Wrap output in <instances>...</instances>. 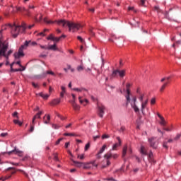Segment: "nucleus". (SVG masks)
<instances>
[{"label": "nucleus", "mask_w": 181, "mask_h": 181, "mask_svg": "<svg viewBox=\"0 0 181 181\" xmlns=\"http://www.w3.org/2000/svg\"><path fill=\"white\" fill-rule=\"evenodd\" d=\"M10 28L11 29V33L12 35V37L14 39H16L18 36H19L20 33H23L25 30H26V25H12L11 23H8L4 26L2 27V30L6 29V27Z\"/></svg>", "instance_id": "obj_1"}, {"label": "nucleus", "mask_w": 181, "mask_h": 181, "mask_svg": "<svg viewBox=\"0 0 181 181\" xmlns=\"http://www.w3.org/2000/svg\"><path fill=\"white\" fill-rule=\"evenodd\" d=\"M55 22H57V25H59V26H63V28H66V26H67L69 29V32H76V30H78L80 28H81V25L78 23H71L66 20H59Z\"/></svg>", "instance_id": "obj_2"}, {"label": "nucleus", "mask_w": 181, "mask_h": 181, "mask_svg": "<svg viewBox=\"0 0 181 181\" xmlns=\"http://www.w3.org/2000/svg\"><path fill=\"white\" fill-rule=\"evenodd\" d=\"M118 156H119L118 153H112L110 150L109 152L104 155V158L106 159V163L104 164V161H103V163L100 165V169H105L106 168H108V166L111 165V161H110V159H111V158H112V159H118Z\"/></svg>", "instance_id": "obj_3"}, {"label": "nucleus", "mask_w": 181, "mask_h": 181, "mask_svg": "<svg viewBox=\"0 0 181 181\" xmlns=\"http://www.w3.org/2000/svg\"><path fill=\"white\" fill-rule=\"evenodd\" d=\"M125 74H127V70L125 69H116L113 70L111 76L115 78V77H120V78H124L125 77Z\"/></svg>", "instance_id": "obj_4"}, {"label": "nucleus", "mask_w": 181, "mask_h": 181, "mask_svg": "<svg viewBox=\"0 0 181 181\" xmlns=\"http://www.w3.org/2000/svg\"><path fill=\"white\" fill-rule=\"evenodd\" d=\"M64 37H66V35H64L60 37H54L53 34H51L47 37V40H51L52 42H54L52 46H56V43H59V42H60L62 39H64Z\"/></svg>", "instance_id": "obj_5"}, {"label": "nucleus", "mask_w": 181, "mask_h": 181, "mask_svg": "<svg viewBox=\"0 0 181 181\" xmlns=\"http://www.w3.org/2000/svg\"><path fill=\"white\" fill-rule=\"evenodd\" d=\"M94 168H98V163L95 160L85 163L83 165V169H94Z\"/></svg>", "instance_id": "obj_6"}, {"label": "nucleus", "mask_w": 181, "mask_h": 181, "mask_svg": "<svg viewBox=\"0 0 181 181\" xmlns=\"http://www.w3.org/2000/svg\"><path fill=\"white\" fill-rule=\"evenodd\" d=\"M131 86H132L131 83H127L126 84V92H127V95H125V98L127 100V105H128V104H129V103H131V98H130V95H131V90L129 89Z\"/></svg>", "instance_id": "obj_7"}, {"label": "nucleus", "mask_w": 181, "mask_h": 181, "mask_svg": "<svg viewBox=\"0 0 181 181\" xmlns=\"http://www.w3.org/2000/svg\"><path fill=\"white\" fill-rule=\"evenodd\" d=\"M25 49H26V47L21 46L19 48L18 51L13 54L14 58L15 59H21V57H23V56H25V53H23V50H25Z\"/></svg>", "instance_id": "obj_8"}, {"label": "nucleus", "mask_w": 181, "mask_h": 181, "mask_svg": "<svg viewBox=\"0 0 181 181\" xmlns=\"http://www.w3.org/2000/svg\"><path fill=\"white\" fill-rule=\"evenodd\" d=\"M105 106L104 105H98V115L100 118H103L104 117V114L105 113Z\"/></svg>", "instance_id": "obj_9"}, {"label": "nucleus", "mask_w": 181, "mask_h": 181, "mask_svg": "<svg viewBox=\"0 0 181 181\" xmlns=\"http://www.w3.org/2000/svg\"><path fill=\"white\" fill-rule=\"evenodd\" d=\"M148 142L150 144V146L153 148V149H156L158 148V139L155 137H151L148 139Z\"/></svg>", "instance_id": "obj_10"}, {"label": "nucleus", "mask_w": 181, "mask_h": 181, "mask_svg": "<svg viewBox=\"0 0 181 181\" xmlns=\"http://www.w3.org/2000/svg\"><path fill=\"white\" fill-rule=\"evenodd\" d=\"M12 153H14V155H18V156L20 157L23 156V152L16 148V147H15L13 150L8 152V155H12Z\"/></svg>", "instance_id": "obj_11"}, {"label": "nucleus", "mask_w": 181, "mask_h": 181, "mask_svg": "<svg viewBox=\"0 0 181 181\" xmlns=\"http://www.w3.org/2000/svg\"><path fill=\"white\" fill-rule=\"evenodd\" d=\"M127 151H128V153L131 155L132 153V148L131 147L128 148V146L125 145L124 146L123 150H122V158H125Z\"/></svg>", "instance_id": "obj_12"}, {"label": "nucleus", "mask_w": 181, "mask_h": 181, "mask_svg": "<svg viewBox=\"0 0 181 181\" xmlns=\"http://www.w3.org/2000/svg\"><path fill=\"white\" fill-rule=\"evenodd\" d=\"M141 111L143 115H145V108H146V105H148V99L146 100L141 102Z\"/></svg>", "instance_id": "obj_13"}, {"label": "nucleus", "mask_w": 181, "mask_h": 181, "mask_svg": "<svg viewBox=\"0 0 181 181\" xmlns=\"http://www.w3.org/2000/svg\"><path fill=\"white\" fill-rule=\"evenodd\" d=\"M16 11H18V12H25L28 16H30V11L25 7H16Z\"/></svg>", "instance_id": "obj_14"}, {"label": "nucleus", "mask_w": 181, "mask_h": 181, "mask_svg": "<svg viewBox=\"0 0 181 181\" xmlns=\"http://www.w3.org/2000/svg\"><path fill=\"white\" fill-rule=\"evenodd\" d=\"M117 139L118 141V143H115L112 148V151H117V148H118V146H121V139L117 136Z\"/></svg>", "instance_id": "obj_15"}, {"label": "nucleus", "mask_w": 181, "mask_h": 181, "mask_svg": "<svg viewBox=\"0 0 181 181\" xmlns=\"http://www.w3.org/2000/svg\"><path fill=\"white\" fill-rule=\"evenodd\" d=\"M71 160L73 163H74L75 166H76V168H83V169H84L85 163L76 161L73 159H71Z\"/></svg>", "instance_id": "obj_16"}, {"label": "nucleus", "mask_w": 181, "mask_h": 181, "mask_svg": "<svg viewBox=\"0 0 181 181\" xmlns=\"http://www.w3.org/2000/svg\"><path fill=\"white\" fill-rule=\"evenodd\" d=\"M7 50L8 46H4L1 48H0V57L1 56H4V57H5V53H6Z\"/></svg>", "instance_id": "obj_17"}, {"label": "nucleus", "mask_w": 181, "mask_h": 181, "mask_svg": "<svg viewBox=\"0 0 181 181\" xmlns=\"http://www.w3.org/2000/svg\"><path fill=\"white\" fill-rule=\"evenodd\" d=\"M139 152L141 155H144L145 156L148 155V151L144 146H141Z\"/></svg>", "instance_id": "obj_18"}, {"label": "nucleus", "mask_w": 181, "mask_h": 181, "mask_svg": "<svg viewBox=\"0 0 181 181\" xmlns=\"http://www.w3.org/2000/svg\"><path fill=\"white\" fill-rule=\"evenodd\" d=\"M41 47L42 49H47V50H52L53 52H56V50H57V46H42Z\"/></svg>", "instance_id": "obj_19"}, {"label": "nucleus", "mask_w": 181, "mask_h": 181, "mask_svg": "<svg viewBox=\"0 0 181 181\" xmlns=\"http://www.w3.org/2000/svg\"><path fill=\"white\" fill-rule=\"evenodd\" d=\"M42 114H43V111H40L33 117V120H32L33 124H35V119H37V118L40 119Z\"/></svg>", "instance_id": "obj_20"}, {"label": "nucleus", "mask_w": 181, "mask_h": 181, "mask_svg": "<svg viewBox=\"0 0 181 181\" xmlns=\"http://www.w3.org/2000/svg\"><path fill=\"white\" fill-rule=\"evenodd\" d=\"M35 45H37V43H36V42L35 41H25V43L23 45V46H35Z\"/></svg>", "instance_id": "obj_21"}, {"label": "nucleus", "mask_w": 181, "mask_h": 181, "mask_svg": "<svg viewBox=\"0 0 181 181\" xmlns=\"http://www.w3.org/2000/svg\"><path fill=\"white\" fill-rule=\"evenodd\" d=\"M81 98H82L81 96L78 97L79 103H80V104H82L86 107V105H87V104H88V100H87V99H83V100Z\"/></svg>", "instance_id": "obj_22"}, {"label": "nucleus", "mask_w": 181, "mask_h": 181, "mask_svg": "<svg viewBox=\"0 0 181 181\" xmlns=\"http://www.w3.org/2000/svg\"><path fill=\"white\" fill-rule=\"evenodd\" d=\"M9 43L8 40H4V37H0V46H8Z\"/></svg>", "instance_id": "obj_23"}, {"label": "nucleus", "mask_w": 181, "mask_h": 181, "mask_svg": "<svg viewBox=\"0 0 181 181\" xmlns=\"http://www.w3.org/2000/svg\"><path fill=\"white\" fill-rule=\"evenodd\" d=\"M148 159L149 160V162H151V163H155V160L153 159V153H152V151H151L148 154Z\"/></svg>", "instance_id": "obj_24"}, {"label": "nucleus", "mask_w": 181, "mask_h": 181, "mask_svg": "<svg viewBox=\"0 0 181 181\" xmlns=\"http://www.w3.org/2000/svg\"><path fill=\"white\" fill-rule=\"evenodd\" d=\"M47 74H51V76H56V74L53 72V71H47L46 72H43L42 74V77H46Z\"/></svg>", "instance_id": "obj_25"}, {"label": "nucleus", "mask_w": 181, "mask_h": 181, "mask_svg": "<svg viewBox=\"0 0 181 181\" xmlns=\"http://www.w3.org/2000/svg\"><path fill=\"white\" fill-rule=\"evenodd\" d=\"M170 81H165L160 87V93H163V91L165 90V88H166V87L168 86V84H169Z\"/></svg>", "instance_id": "obj_26"}, {"label": "nucleus", "mask_w": 181, "mask_h": 181, "mask_svg": "<svg viewBox=\"0 0 181 181\" xmlns=\"http://www.w3.org/2000/svg\"><path fill=\"white\" fill-rule=\"evenodd\" d=\"M62 92L60 93V97L61 98H63L64 97V94H66V87L61 86Z\"/></svg>", "instance_id": "obj_27"}, {"label": "nucleus", "mask_w": 181, "mask_h": 181, "mask_svg": "<svg viewBox=\"0 0 181 181\" xmlns=\"http://www.w3.org/2000/svg\"><path fill=\"white\" fill-rule=\"evenodd\" d=\"M60 101H61L60 98L54 99L52 101L51 104L52 105H57V104H60Z\"/></svg>", "instance_id": "obj_28"}, {"label": "nucleus", "mask_w": 181, "mask_h": 181, "mask_svg": "<svg viewBox=\"0 0 181 181\" xmlns=\"http://www.w3.org/2000/svg\"><path fill=\"white\" fill-rule=\"evenodd\" d=\"M74 91H77L78 93H81V91H87V90L84 88H74Z\"/></svg>", "instance_id": "obj_29"}, {"label": "nucleus", "mask_w": 181, "mask_h": 181, "mask_svg": "<svg viewBox=\"0 0 181 181\" xmlns=\"http://www.w3.org/2000/svg\"><path fill=\"white\" fill-rule=\"evenodd\" d=\"M37 95H40V97H42V98H44V100H47V98H49V95L47 94H44L43 93H40L37 94Z\"/></svg>", "instance_id": "obj_30"}, {"label": "nucleus", "mask_w": 181, "mask_h": 181, "mask_svg": "<svg viewBox=\"0 0 181 181\" xmlns=\"http://www.w3.org/2000/svg\"><path fill=\"white\" fill-rule=\"evenodd\" d=\"M13 52V51L12 49H10L8 51L7 54L5 52L4 57H6V59H9V56H11V54H12Z\"/></svg>", "instance_id": "obj_31"}, {"label": "nucleus", "mask_w": 181, "mask_h": 181, "mask_svg": "<svg viewBox=\"0 0 181 181\" xmlns=\"http://www.w3.org/2000/svg\"><path fill=\"white\" fill-rule=\"evenodd\" d=\"M64 136H78V135L74 133H64Z\"/></svg>", "instance_id": "obj_32"}, {"label": "nucleus", "mask_w": 181, "mask_h": 181, "mask_svg": "<svg viewBox=\"0 0 181 181\" xmlns=\"http://www.w3.org/2000/svg\"><path fill=\"white\" fill-rule=\"evenodd\" d=\"M131 105H132V108H133L134 112H139V108L138 107V106H136V105H132V104Z\"/></svg>", "instance_id": "obj_33"}, {"label": "nucleus", "mask_w": 181, "mask_h": 181, "mask_svg": "<svg viewBox=\"0 0 181 181\" xmlns=\"http://www.w3.org/2000/svg\"><path fill=\"white\" fill-rule=\"evenodd\" d=\"M72 107L75 111H78V110H80V105H77V103L72 105Z\"/></svg>", "instance_id": "obj_34"}, {"label": "nucleus", "mask_w": 181, "mask_h": 181, "mask_svg": "<svg viewBox=\"0 0 181 181\" xmlns=\"http://www.w3.org/2000/svg\"><path fill=\"white\" fill-rule=\"evenodd\" d=\"M13 122L16 125H19V127H22V124H23L22 122H21L18 119H14Z\"/></svg>", "instance_id": "obj_35"}, {"label": "nucleus", "mask_w": 181, "mask_h": 181, "mask_svg": "<svg viewBox=\"0 0 181 181\" xmlns=\"http://www.w3.org/2000/svg\"><path fill=\"white\" fill-rule=\"evenodd\" d=\"M11 175H7V176H4V177H0V181H5V180H8V179H10Z\"/></svg>", "instance_id": "obj_36"}, {"label": "nucleus", "mask_w": 181, "mask_h": 181, "mask_svg": "<svg viewBox=\"0 0 181 181\" xmlns=\"http://www.w3.org/2000/svg\"><path fill=\"white\" fill-rule=\"evenodd\" d=\"M106 148H107V145L104 144L98 152L100 153H103L104 151H105Z\"/></svg>", "instance_id": "obj_37"}, {"label": "nucleus", "mask_w": 181, "mask_h": 181, "mask_svg": "<svg viewBox=\"0 0 181 181\" xmlns=\"http://www.w3.org/2000/svg\"><path fill=\"white\" fill-rule=\"evenodd\" d=\"M45 32H49V30L45 29L43 32L38 33L37 36H46V34H45Z\"/></svg>", "instance_id": "obj_38"}, {"label": "nucleus", "mask_w": 181, "mask_h": 181, "mask_svg": "<svg viewBox=\"0 0 181 181\" xmlns=\"http://www.w3.org/2000/svg\"><path fill=\"white\" fill-rule=\"evenodd\" d=\"M160 124L163 125V127H165V125H166V121H165L164 117L160 119Z\"/></svg>", "instance_id": "obj_39"}, {"label": "nucleus", "mask_w": 181, "mask_h": 181, "mask_svg": "<svg viewBox=\"0 0 181 181\" xmlns=\"http://www.w3.org/2000/svg\"><path fill=\"white\" fill-rule=\"evenodd\" d=\"M170 78H171V77L170 76H168V77H165V78H161V80H160V82L161 83H163V81H169V79Z\"/></svg>", "instance_id": "obj_40"}, {"label": "nucleus", "mask_w": 181, "mask_h": 181, "mask_svg": "<svg viewBox=\"0 0 181 181\" xmlns=\"http://www.w3.org/2000/svg\"><path fill=\"white\" fill-rule=\"evenodd\" d=\"M144 97H145L144 93L139 95V100L141 103L144 102Z\"/></svg>", "instance_id": "obj_41"}, {"label": "nucleus", "mask_w": 181, "mask_h": 181, "mask_svg": "<svg viewBox=\"0 0 181 181\" xmlns=\"http://www.w3.org/2000/svg\"><path fill=\"white\" fill-rule=\"evenodd\" d=\"M90 142H88V144H86L85 148H84V151L85 152H87V151H88V149H90Z\"/></svg>", "instance_id": "obj_42"}, {"label": "nucleus", "mask_w": 181, "mask_h": 181, "mask_svg": "<svg viewBox=\"0 0 181 181\" xmlns=\"http://www.w3.org/2000/svg\"><path fill=\"white\" fill-rule=\"evenodd\" d=\"M33 87H34V88H40V86H39V83H36L35 82H32L31 83Z\"/></svg>", "instance_id": "obj_43"}, {"label": "nucleus", "mask_w": 181, "mask_h": 181, "mask_svg": "<svg viewBox=\"0 0 181 181\" xmlns=\"http://www.w3.org/2000/svg\"><path fill=\"white\" fill-rule=\"evenodd\" d=\"M77 158L78 159H80L81 160H83V159H84V153L83 154H78L77 155Z\"/></svg>", "instance_id": "obj_44"}, {"label": "nucleus", "mask_w": 181, "mask_h": 181, "mask_svg": "<svg viewBox=\"0 0 181 181\" xmlns=\"http://www.w3.org/2000/svg\"><path fill=\"white\" fill-rule=\"evenodd\" d=\"M54 160L59 162V157L57 153H54Z\"/></svg>", "instance_id": "obj_45"}, {"label": "nucleus", "mask_w": 181, "mask_h": 181, "mask_svg": "<svg viewBox=\"0 0 181 181\" xmlns=\"http://www.w3.org/2000/svg\"><path fill=\"white\" fill-rule=\"evenodd\" d=\"M33 131H35V124L32 123L29 132H33Z\"/></svg>", "instance_id": "obj_46"}, {"label": "nucleus", "mask_w": 181, "mask_h": 181, "mask_svg": "<svg viewBox=\"0 0 181 181\" xmlns=\"http://www.w3.org/2000/svg\"><path fill=\"white\" fill-rule=\"evenodd\" d=\"M42 15H40L39 19L37 18V16H35V22H42Z\"/></svg>", "instance_id": "obj_47"}, {"label": "nucleus", "mask_w": 181, "mask_h": 181, "mask_svg": "<svg viewBox=\"0 0 181 181\" xmlns=\"http://www.w3.org/2000/svg\"><path fill=\"white\" fill-rule=\"evenodd\" d=\"M52 127L54 129H59V128H60V126H59L58 124H52Z\"/></svg>", "instance_id": "obj_48"}, {"label": "nucleus", "mask_w": 181, "mask_h": 181, "mask_svg": "<svg viewBox=\"0 0 181 181\" xmlns=\"http://www.w3.org/2000/svg\"><path fill=\"white\" fill-rule=\"evenodd\" d=\"M77 70L78 71H81L84 70V66H83V65L78 66H77Z\"/></svg>", "instance_id": "obj_49"}, {"label": "nucleus", "mask_w": 181, "mask_h": 181, "mask_svg": "<svg viewBox=\"0 0 181 181\" xmlns=\"http://www.w3.org/2000/svg\"><path fill=\"white\" fill-rule=\"evenodd\" d=\"M156 103V99L155 98H151V105H154V104Z\"/></svg>", "instance_id": "obj_50"}, {"label": "nucleus", "mask_w": 181, "mask_h": 181, "mask_svg": "<svg viewBox=\"0 0 181 181\" xmlns=\"http://www.w3.org/2000/svg\"><path fill=\"white\" fill-rule=\"evenodd\" d=\"M30 159V157H29V156L26 155L25 157H23L22 158V160L25 161V160H29Z\"/></svg>", "instance_id": "obj_51"}, {"label": "nucleus", "mask_w": 181, "mask_h": 181, "mask_svg": "<svg viewBox=\"0 0 181 181\" xmlns=\"http://www.w3.org/2000/svg\"><path fill=\"white\" fill-rule=\"evenodd\" d=\"M132 101H133V103L132 105H136V98L134 96L132 98Z\"/></svg>", "instance_id": "obj_52"}, {"label": "nucleus", "mask_w": 181, "mask_h": 181, "mask_svg": "<svg viewBox=\"0 0 181 181\" xmlns=\"http://www.w3.org/2000/svg\"><path fill=\"white\" fill-rule=\"evenodd\" d=\"M47 121H45L44 124H49V121H50V115H47Z\"/></svg>", "instance_id": "obj_53"}, {"label": "nucleus", "mask_w": 181, "mask_h": 181, "mask_svg": "<svg viewBox=\"0 0 181 181\" xmlns=\"http://www.w3.org/2000/svg\"><path fill=\"white\" fill-rule=\"evenodd\" d=\"M21 67H22V69H21V68L16 69V71H25V66H21Z\"/></svg>", "instance_id": "obj_54"}, {"label": "nucleus", "mask_w": 181, "mask_h": 181, "mask_svg": "<svg viewBox=\"0 0 181 181\" xmlns=\"http://www.w3.org/2000/svg\"><path fill=\"white\" fill-rule=\"evenodd\" d=\"M77 38H78V40H80V42H81L83 45H86V44L84 43V40H83V38H82L81 37L78 36Z\"/></svg>", "instance_id": "obj_55"}, {"label": "nucleus", "mask_w": 181, "mask_h": 181, "mask_svg": "<svg viewBox=\"0 0 181 181\" xmlns=\"http://www.w3.org/2000/svg\"><path fill=\"white\" fill-rule=\"evenodd\" d=\"M44 22H45V23H54V22L52 21H47V18H44Z\"/></svg>", "instance_id": "obj_56"}, {"label": "nucleus", "mask_w": 181, "mask_h": 181, "mask_svg": "<svg viewBox=\"0 0 181 181\" xmlns=\"http://www.w3.org/2000/svg\"><path fill=\"white\" fill-rule=\"evenodd\" d=\"M180 136H181L180 134H177L176 136L174 138V140L177 141V139H180Z\"/></svg>", "instance_id": "obj_57"}, {"label": "nucleus", "mask_w": 181, "mask_h": 181, "mask_svg": "<svg viewBox=\"0 0 181 181\" xmlns=\"http://www.w3.org/2000/svg\"><path fill=\"white\" fill-rule=\"evenodd\" d=\"M107 138H110V135H108V134H103L102 136V139H107Z\"/></svg>", "instance_id": "obj_58"}, {"label": "nucleus", "mask_w": 181, "mask_h": 181, "mask_svg": "<svg viewBox=\"0 0 181 181\" xmlns=\"http://www.w3.org/2000/svg\"><path fill=\"white\" fill-rule=\"evenodd\" d=\"M146 1V0H140V5H141V6H144Z\"/></svg>", "instance_id": "obj_59"}, {"label": "nucleus", "mask_w": 181, "mask_h": 181, "mask_svg": "<svg viewBox=\"0 0 181 181\" xmlns=\"http://www.w3.org/2000/svg\"><path fill=\"white\" fill-rule=\"evenodd\" d=\"M62 141H63V138L59 139L56 141L55 145H59V144H60V142H62Z\"/></svg>", "instance_id": "obj_60"}, {"label": "nucleus", "mask_w": 181, "mask_h": 181, "mask_svg": "<svg viewBox=\"0 0 181 181\" xmlns=\"http://www.w3.org/2000/svg\"><path fill=\"white\" fill-rule=\"evenodd\" d=\"M163 148H165V149H168V142L167 141H164L163 144Z\"/></svg>", "instance_id": "obj_61"}, {"label": "nucleus", "mask_w": 181, "mask_h": 181, "mask_svg": "<svg viewBox=\"0 0 181 181\" xmlns=\"http://www.w3.org/2000/svg\"><path fill=\"white\" fill-rule=\"evenodd\" d=\"M119 131V132H124V131H125V127L124 126L121 127Z\"/></svg>", "instance_id": "obj_62"}, {"label": "nucleus", "mask_w": 181, "mask_h": 181, "mask_svg": "<svg viewBox=\"0 0 181 181\" xmlns=\"http://www.w3.org/2000/svg\"><path fill=\"white\" fill-rule=\"evenodd\" d=\"M136 93L139 94V95H141V94H142V93H141V88H137V89H136Z\"/></svg>", "instance_id": "obj_63"}, {"label": "nucleus", "mask_w": 181, "mask_h": 181, "mask_svg": "<svg viewBox=\"0 0 181 181\" xmlns=\"http://www.w3.org/2000/svg\"><path fill=\"white\" fill-rule=\"evenodd\" d=\"M12 115H13V117H16V118H19V117L18 116V112H14Z\"/></svg>", "instance_id": "obj_64"}]
</instances>
